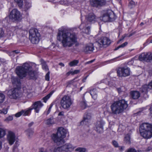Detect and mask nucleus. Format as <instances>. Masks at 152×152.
Listing matches in <instances>:
<instances>
[{"label":"nucleus","mask_w":152,"mask_h":152,"mask_svg":"<svg viewBox=\"0 0 152 152\" xmlns=\"http://www.w3.org/2000/svg\"><path fill=\"white\" fill-rule=\"evenodd\" d=\"M57 39L61 42L65 48L70 47L77 41V35L75 33L70 32L66 29L59 30Z\"/></svg>","instance_id":"obj_1"},{"label":"nucleus","mask_w":152,"mask_h":152,"mask_svg":"<svg viewBox=\"0 0 152 152\" xmlns=\"http://www.w3.org/2000/svg\"><path fill=\"white\" fill-rule=\"evenodd\" d=\"M128 106L127 102L124 99H122L113 102L111 105L110 108L112 113L117 115L122 113Z\"/></svg>","instance_id":"obj_2"},{"label":"nucleus","mask_w":152,"mask_h":152,"mask_svg":"<svg viewBox=\"0 0 152 152\" xmlns=\"http://www.w3.org/2000/svg\"><path fill=\"white\" fill-rule=\"evenodd\" d=\"M67 132V130L63 127H59L56 134H53L52 135V139L58 145H62L65 142L63 139L66 137Z\"/></svg>","instance_id":"obj_3"},{"label":"nucleus","mask_w":152,"mask_h":152,"mask_svg":"<svg viewBox=\"0 0 152 152\" xmlns=\"http://www.w3.org/2000/svg\"><path fill=\"white\" fill-rule=\"evenodd\" d=\"M139 131L143 138L148 139L152 137V124L143 123L140 126Z\"/></svg>","instance_id":"obj_4"},{"label":"nucleus","mask_w":152,"mask_h":152,"mask_svg":"<svg viewBox=\"0 0 152 152\" xmlns=\"http://www.w3.org/2000/svg\"><path fill=\"white\" fill-rule=\"evenodd\" d=\"M30 68V66L28 63H26L22 66H17L15 69V72L19 77L22 79L27 75V72Z\"/></svg>","instance_id":"obj_5"},{"label":"nucleus","mask_w":152,"mask_h":152,"mask_svg":"<svg viewBox=\"0 0 152 152\" xmlns=\"http://www.w3.org/2000/svg\"><path fill=\"white\" fill-rule=\"evenodd\" d=\"M100 19L104 22L112 21L116 18L115 14L111 10H108L104 12L102 16L100 17Z\"/></svg>","instance_id":"obj_6"},{"label":"nucleus","mask_w":152,"mask_h":152,"mask_svg":"<svg viewBox=\"0 0 152 152\" xmlns=\"http://www.w3.org/2000/svg\"><path fill=\"white\" fill-rule=\"evenodd\" d=\"M73 102L70 97L68 95L64 96L60 101L61 106L64 109L69 108Z\"/></svg>","instance_id":"obj_7"},{"label":"nucleus","mask_w":152,"mask_h":152,"mask_svg":"<svg viewBox=\"0 0 152 152\" xmlns=\"http://www.w3.org/2000/svg\"><path fill=\"white\" fill-rule=\"evenodd\" d=\"M75 148L72 144L67 143L55 148L53 152H70Z\"/></svg>","instance_id":"obj_8"},{"label":"nucleus","mask_w":152,"mask_h":152,"mask_svg":"<svg viewBox=\"0 0 152 152\" xmlns=\"http://www.w3.org/2000/svg\"><path fill=\"white\" fill-rule=\"evenodd\" d=\"M111 43L110 39L106 37H102L99 39L96 42L100 48H106L109 46Z\"/></svg>","instance_id":"obj_9"},{"label":"nucleus","mask_w":152,"mask_h":152,"mask_svg":"<svg viewBox=\"0 0 152 152\" xmlns=\"http://www.w3.org/2000/svg\"><path fill=\"white\" fill-rule=\"evenodd\" d=\"M43 104L40 101H36L33 103L31 106L27 109L28 112L29 114L31 113V111L33 109L34 110L35 112L38 113L40 109L43 106Z\"/></svg>","instance_id":"obj_10"},{"label":"nucleus","mask_w":152,"mask_h":152,"mask_svg":"<svg viewBox=\"0 0 152 152\" xmlns=\"http://www.w3.org/2000/svg\"><path fill=\"white\" fill-rule=\"evenodd\" d=\"M118 76L120 77H126L130 74V69L127 67H121L117 71Z\"/></svg>","instance_id":"obj_11"},{"label":"nucleus","mask_w":152,"mask_h":152,"mask_svg":"<svg viewBox=\"0 0 152 152\" xmlns=\"http://www.w3.org/2000/svg\"><path fill=\"white\" fill-rule=\"evenodd\" d=\"M140 61H144L148 62L152 61V53L151 52L142 53L139 57Z\"/></svg>","instance_id":"obj_12"},{"label":"nucleus","mask_w":152,"mask_h":152,"mask_svg":"<svg viewBox=\"0 0 152 152\" xmlns=\"http://www.w3.org/2000/svg\"><path fill=\"white\" fill-rule=\"evenodd\" d=\"M17 89L13 88L9 90L7 94L9 97L11 99H17L20 97V94L18 92Z\"/></svg>","instance_id":"obj_13"},{"label":"nucleus","mask_w":152,"mask_h":152,"mask_svg":"<svg viewBox=\"0 0 152 152\" xmlns=\"http://www.w3.org/2000/svg\"><path fill=\"white\" fill-rule=\"evenodd\" d=\"M15 133L12 131H9L7 135V140L9 144L12 145L13 144L17 139Z\"/></svg>","instance_id":"obj_14"},{"label":"nucleus","mask_w":152,"mask_h":152,"mask_svg":"<svg viewBox=\"0 0 152 152\" xmlns=\"http://www.w3.org/2000/svg\"><path fill=\"white\" fill-rule=\"evenodd\" d=\"M20 17V12L16 9H13L10 12L9 18L13 21L18 20Z\"/></svg>","instance_id":"obj_15"},{"label":"nucleus","mask_w":152,"mask_h":152,"mask_svg":"<svg viewBox=\"0 0 152 152\" xmlns=\"http://www.w3.org/2000/svg\"><path fill=\"white\" fill-rule=\"evenodd\" d=\"M106 3L105 0H90V5L93 7H98L102 6Z\"/></svg>","instance_id":"obj_16"},{"label":"nucleus","mask_w":152,"mask_h":152,"mask_svg":"<svg viewBox=\"0 0 152 152\" xmlns=\"http://www.w3.org/2000/svg\"><path fill=\"white\" fill-rule=\"evenodd\" d=\"M104 123L102 120L96 122L95 124V130L98 133H101L103 132V126Z\"/></svg>","instance_id":"obj_17"},{"label":"nucleus","mask_w":152,"mask_h":152,"mask_svg":"<svg viewBox=\"0 0 152 152\" xmlns=\"http://www.w3.org/2000/svg\"><path fill=\"white\" fill-rule=\"evenodd\" d=\"M81 30H83V31L87 34H89L90 32V27L88 25V23H82L79 26Z\"/></svg>","instance_id":"obj_18"},{"label":"nucleus","mask_w":152,"mask_h":152,"mask_svg":"<svg viewBox=\"0 0 152 152\" xmlns=\"http://www.w3.org/2000/svg\"><path fill=\"white\" fill-rule=\"evenodd\" d=\"M98 18L93 13H91L88 14L86 17V19L90 22L94 23L96 21Z\"/></svg>","instance_id":"obj_19"},{"label":"nucleus","mask_w":152,"mask_h":152,"mask_svg":"<svg viewBox=\"0 0 152 152\" xmlns=\"http://www.w3.org/2000/svg\"><path fill=\"white\" fill-rule=\"evenodd\" d=\"M94 48L93 45L92 44H90L86 45L84 47L83 51L86 53H90L93 51Z\"/></svg>","instance_id":"obj_20"},{"label":"nucleus","mask_w":152,"mask_h":152,"mask_svg":"<svg viewBox=\"0 0 152 152\" xmlns=\"http://www.w3.org/2000/svg\"><path fill=\"white\" fill-rule=\"evenodd\" d=\"M89 92L91 95L92 98L94 100H96L97 98V91L96 88H89Z\"/></svg>","instance_id":"obj_21"},{"label":"nucleus","mask_w":152,"mask_h":152,"mask_svg":"<svg viewBox=\"0 0 152 152\" xmlns=\"http://www.w3.org/2000/svg\"><path fill=\"white\" fill-rule=\"evenodd\" d=\"M11 81L14 86H16L18 88L20 87V81L18 78L12 77L11 78Z\"/></svg>","instance_id":"obj_22"},{"label":"nucleus","mask_w":152,"mask_h":152,"mask_svg":"<svg viewBox=\"0 0 152 152\" xmlns=\"http://www.w3.org/2000/svg\"><path fill=\"white\" fill-rule=\"evenodd\" d=\"M40 37V34L36 29H31L29 31V37Z\"/></svg>","instance_id":"obj_23"},{"label":"nucleus","mask_w":152,"mask_h":152,"mask_svg":"<svg viewBox=\"0 0 152 152\" xmlns=\"http://www.w3.org/2000/svg\"><path fill=\"white\" fill-rule=\"evenodd\" d=\"M131 97L134 99H138L140 96V92L136 91H132L130 92Z\"/></svg>","instance_id":"obj_24"},{"label":"nucleus","mask_w":152,"mask_h":152,"mask_svg":"<svg viewBox=\"0 0 152 152\" xmlns=\"http://www.w3.org/2000/svg\"><path fill=\"white\" fill-rule=\"evenodd\" d=\"M149 84L144 85L142 86V87L140 88V91L143 94H146L148 92V89H151Z\"/></svg>","instance_id":"obj_25"},{"label":"nucleus","mask_w":152,"mask_h":152,"mask_svg":"<svg viewBox=\"0 0 152 152\" xmlns=\"http://www.w3.org/2000/svg\"><path fill=\"white\" fill-rule=\"evenodd\" d=\"M91 119V116L90 114L88 113L86 114L84 116L83 120L81 122V124L83 123L86 125L88 123L90 122Z\"/></svg>","instance_id":"obj_26"},{"label":"nucleus","mask_w":152,"mask_h":152,"mask_svg":"<svg viewBox=\"0 0 152 152\" xmlns=\"http://www.w3.org/2000/svg\"><path fill=\"white\" fill-rule=\"evenodd\" d=\"M28 112V110H22L21 111L19 112L15 115V116L16 117H18L20 116L21 115H23L24 116L28 115H29V113Z\"/></svg>","instance_id":"obj_27"},{"label":"nucleus","mask_w":152,"mask_h":152,"mask_svg":"<svg viewBox=\"0 0 152 152\" xmlns=\"http://www.w3.org/2000/svg\"><path fill=\"white\" fill-rule=\"evenodd\" d=\"M45 123L46 125L50 126L55 124L54 119L53 118H50L45 121Z\"/></svg>","instance_id":"obj_28"},{"label":"nucleus","mask_w":152,"mask_h":152,"mask_svg":"<svg viewBox=\"0 0 152 152\" xmlns=\"http://www.w3.org/2000/svg\"><path fill=\"white\" fill-rule=\"evenodd\" d=\"M39 37H29V39L33 44L37 43L39 41Z\"/></svg>","instance_id":"obj_29"},{"label":"nucleus","mask_w":152,"mask_h":152,"mask_svg":"<svg viewBox=\"0 0 152 152\" xmlns=\"http://www.w3.org/2000/svg\"><path fill=\"white\" fill-rule=\"evenodd\" d=\"M31 67L30 66V69L29 70H28L27 73L28 76L30 77V78L33 79L35 77V73L34 70L31 69Z\"/></svg>","instance_id":"obj_30"},{"label":"nucleus","mask_w":152,"mask_h":152,"mask_svg":"<svg viewBox=\"0 0 152 152\" xmlns=\"http://www.w3.org/2000/svg\"><path fill=\"white\" fill-rule=\"evenodd\" d=\"M124 141V142L126 144H130V135L129 134H127L125 135Z\"/></svg>","instance_id":"obj_31"},{"label":"nucleus","mask_w":152,"mask_h":152,"mask_svg":"<svg viewBox=\"0 0 152 152\" xmlns=\"http://www.w3.org/2000/svg\"><path fill=\"white\" fill-rule=\"evenodd\" d=\"M80 105L82 109H85L87 106V104L86 101L84 99V97L83 98V99H82V100L80 101Z\"/></svg>","instance_id":"obj_32"},{"label":"nucleus","mask_w":152,"mask_h":152,"mask_svg":"<svg viewBox=\"0 0 152 152\" xmlns=\"http://www.w3.org/2000/svg\"><path fill=\"white\" fill-rule=\"evenodd\" d=\"M41 64L42 65V69L45 71H48L49 70L48 67L46 64V62L43 59L41 60Z\"/></svg>","instance_id":"obj_33"},{"label":"nucleus","mask_w":152,"mask_h":152,"mask_svg":"<svg viewBox=\"0 0 152 152\" xmlns=\"http://www.w3.org/2000/svg\"><path fill=\"white\" fill-rule=\"evenodd\" d=\"M25 132L28 137L30 138L33 136L34 131L32 129H29L25 131Z\"/></svg>","instance_id":"obj_34"},{"label":"nucleus","mask_w":152,"mask_h":152,"mask_svg":"<svg viewBox=\"0 0 152 152\" xmlns=\"http://www.w3.org/2000/svg\"><path fill=\"white\" fill-rule=\"evenodd\" d=\"M6 134V130L0 127V138L3 137Z\"/></svg>","instance_id":"obj_35"},{"label":"nucleus","mask_w":152,"mask_h":152,"mask_svg":"<svg viewBox=\"0 0 152 152\" xmlns=\"http://www.w3.org/2000/svg\"><path fill=\"white\" fill-rule=\"evenodd\" d=\"M103 81L105 82V83H107L108 85L110 86H112L114 85V83L111 82L114 81L112 80L111 81L110 79H106L104 80H103Z\"/></svg>","instance_id":"obj_36"},{"label":"nucleus","mask_w":152,"mask_h":152,"mask_svg":"<svg viewBox=\"0 0 152 152\" xmlns=\"http://www.w3.org/2000/svg\"><path fill=\"white\" fill-rule=\"evenodd\" d=\"M78 63L79 61L78 60H74L70 62L69 65L70 66L72 67L76 66Z\"/></svg>","instance_id":"obj_37"},{"label":"nucleus","mask_w":152,"mask_h":152,"mask_svg":"<svg viewBox=\"0 0 152 152\" xmlns=\"http://www.w3.org/2000/svg\"><path fill=\"white\" fill-rule=\"evenodd\" d=\"M53 93L52 92H50L49 94L47 95L46 96L44 97L42 99L43 100V101L45 102H46L47 100L50 97L51 95Z\"/></svg>","instance_id":"obj_38"},{"label":"nucleus","mask_w":152,"mask_h":152,"mask_svg":"<svg viewBox=\"0 0 152 152\" xmlns=\"http://www.w3.org/2000/svg\"><path fill=\"white\" fill-rule=\"evenodd\" d=\"M14 1L17 3L18 6L20 7H22L23 4V0H14Z\"/></svg>","instance_id":"obj_39"},{"label":"nucleus","mask_w":152,"mask_h":152,"mask_svg":"<svg viewBox=\"0 0 152 152\" xmlns=\"http://www.w3.org/2000/svg\"><path fill=\"white\" fill-rule=\"evenodd\" d=\"M31 7V4L30 3L26 2L25 3L24 6V9L26 10L29 9Z\"/></svg>","instance_id":"obj_40"},{"label":"nucleus","mask_w":152,"mask_h":152,"mask_svg":"<svg viewBox=\"0 0 152 152\" xmlns=\"http://www.w3.org/2000/svg\"><path fill=\"white\" fill-rule=\"evenodd\" d=\"M8 107L4 108L2 110H0V113L5 114L7 113Z\"/></svg>","instance_id":"obj_41"},{"label":"nucleus","mask_w":152,"mask_h":152,"mask_svg":"<svg viewBox=\"0 0 152 152\" xmlns=\"http://www.w3.org/2000/svg\"><path fill=\"white\" fill-rule=\"evenodd\" d=\"M128 44V42H125L123 43L122 44L118 46V47L116 48L115 49V50H117L120 48H123L126 46Z\"/></svg>","instance_id":"obj_42"},{"label":"nucleus","mask_w":152,"mask_h":152,"mask_svg":"<svg viewBox=\"0 0 152 152\" xmlns=\"http://www.w3.org/2000/svg\"><path fill=\"white\" fill-rule=\"evenodd\" d=\"M135 5V2L133 1H131L129 4V6L130 8H132L134 7Z\"/></svg>","instance_id":"obj_43"},{"label":"nucleus","mask_w":152,"mask_h":152,"mask_svg":"<svg viewBox=\"0 0 152 152\" xmlns=\"http://www.w3.org/2000/svg\"><path fill=\"white\" fill-rule=\"evenodd\" d=\"M5 96L2 93H0V104L2 103L4 100Z\"/></svg>","instance_id":"obj_44"},{"label":"nucleus","mask_w":152,"mask_h":152,"mask_svg":"<svg viewBox=\"0 0 152 152\" xmlns=\"http://www.w3.org/2000/svg\"><path fill=\"white\" fill-rule=\"evenodd\" d=\"M76 151H79V152H85L86 151V149L83 148H78L76 149Z\"/></svg>","instance_id":"obj_45"},{"label":"nucleus","mask_w":152,"mask_h":152,"mask_svg":"<svg viewBox=\"0 0 152 152\" xmlns=\"http://www.w3.org/2000/svg\"><path fill=\"white\" fill-rule=\"evenodd\" d=\"M13 119V117L12 116H9L7 117L5 120L4 121L6 122H9L12 121Z\"/></svg>","instance_id":"obj_46"},{"label":"nucleus","mask_w":152,"mask_h":152,"mask_svg":"<svg viewBox=\"0 0 152 152\" xmlns=\"http://www.w3.org/2000/svg\"><path fill=\"white\" fill-rule=\"evenodd\" d=\"M50 72L49 71H48L47 74H46L45 76V80L47 81H49V79H50Z\"/></svg>","instance_id":"obj_47"},{"label":"nucleus","mask_w":152,"mask_h":152,"mask_svg":"<svg viewBox=\"0 0 152 152\" xmlns=\"http://www.w3.org/2000/svg\"><path fill=\"white\" fill-rule=\"evenodd\" d=\"M112 144L113 146L115 148L118 147L119 146L118 142L115 140L113 141Z\"/></svg>","instance_id":"obj_48"},{"label":"nucleus","mask_w":152,"mask_h":152,"mask_svg":"<svg viewBox=\"0 0 152 152\" xmlns=\"http://www.w3.org/2000/svg\"><path fill=\"white\" fill-rule=\"evenodd\" d=\"M127 152H137V151L135 149L131 148L129 149Z\"/></svg>","instance_id":"obj_49"},{"label":"nucleus","mask_w":152,"mask_h":152,"mask_svg":"<svg viewBox=\"0 0 152 152\" xmlns=\"http://www.w3.org/2000/svg\"><path fill=\"white\" fill-rule=\"evenodd\" d=\"M4 32L3 30L2 29H1L0 31V37H2L4 36Z\"/></svg>","instance_id":"obj_50"},{"label":"nucleus","mask_w":152,"mask_h":152,"mask_svg":"<svg viewBox=\"0 0 152 152\" xmlns=\"http://www.w3.org/2000/svg\"><path fill=\"white\" fill-rule=\"evenodd\" d=\"M118 58H113L112 59H111L110 60L108 61H109V63H112L113 62L115 61H116V59Z\"/></svg>","instance_id":"obj_51"},{"label":"nucleus","mask_w":152,"mask_h":152,"mask_svg":"<svg viewBox=\"0 0 152 152\" xmlns=\"http://www.w3.org/2000/svg\"><path fill=\"white\" fill-rule=\"evenodd\" d=\"M80 71L79 70H75L74 71H72L73 75L77 74Z\"/></svg>","instance_id":"obj_52"},{"label":"nucleus","mask_w":152,"mask_h":152,"mask_svg":"<svg viewBox=\"0 0 152 152\" xmlns=\"http://www.w3.org/2000/svg\"><path fill=\"white\" fill-rule=\"evenodd\" d=\"M70 74L73 75L72 71H69L66 73V75L67 76H69Z\"/></svg>","instance_id":"obj_53"},{"label":"nucleus","mask_w":152,"mask_h":152,"mask_svg":"<svg viewBox=\"0 0 152 152\" xmlns=\"http://www.w3.org/2000/svg\"><path fill=\"white\" fill-rule=\"evenodd\" d=\"M17 150L18 149L16 147L14 146L13 149V152H18Z\"/></svg>","instance_id":"obj_54"},{"label":"nucleus","mask_w":152,"mask_h":152,"mask_svg":"<svg viewBox=\"0 0 152 152\" xmlns=\"http://www.w3.org/2000/svg\"><path fill=\"white\" fill-rule=\"evenodd\" d=\"M95 60V59H93V60H92L90 61H88L86 63V64H90V63H92Z\"/></svg>","instance_id":"obj_55"},{"label":"nucleus","mask_w":152,"mask_h":152,"mask_svg":"<svg viewBox=\"0 0 152 152\" xmlns=\"http://www.w3.org/2000/svg\"><path fill=\"white\" fill-rule=\"evenodd\" d=\"M39 152H47L43 148H41Z\"/></svg>","instance_id":"obj_56"},{"label":"nucleus","mask_w":152,"mask_h":152,"mask_svg":"<svg viewBox=\"0 0 152 152\" xmlns=\"http://www.w3.org/2000/svg\"><path fill=\"white\" fill-rule=\"evenodd\" d=\"M152 150V149H151V147H148L146 149V150H145L146 151H150L151 150Z\"/></svg>","instance_id":"obj_57"},{"label":"nucleus","mask_w":152,"mask_h":152,"mask_svg":"<svg viewBox=\"0 0 152 152\" xmlns=\"http://www.w3.org/2000/svg\"><path fill=\"white\" fill-rule=\"evenodd\" d=\"M34 124V122H32L31 123H29L28 124V126L29 127H31V126H32Z\"/></svg>","instance_id":"obj_58"},{"label":"nucleus","mask_w":152,"mask_h":152,"mask_svg":"<svg viewBox=\"0 0 152 152\" xmlns=\"http://www.w3.org/2000/svg\"><path fill=\"white\" fill-rule=\"evenodd\" d=\"M51 108H52V106L51 105L50 107L48 109V114L50 113Z\"/></svg>","instance_id":"obj_59"},{"label":"nucleus","mask_w":152,"mask_h":152,"mask_svg":"<svg viewBox=\"0 0 152 152\" xmlns=\"http://www.w3.org/2000/svg\"><path fill=\"white\" fill-rule=\"evenodd\" d=\"M124 146L119 147V150L121 151H122L124 150Z\"/></svg>","instance_id":"obj_60"},{"label":"nucleus","mask_w":152,"mask_h":152,"mask_svg":"<svg viewBox=\"0 0 152 152\" xmlns=\"http://www.w3.org/2000/svg\"><path fill=\"white\" fill-rule=\"evenodd\" d=\"M149 86H150L151 88H152V80L149 84Z\"/></svg>","instance_id":"obj_61"},{"label":"nucleus","mask_w":152,"mask_h":152,"mask_svg":"<svg viewBox=\"0 0 152 152\" xmlns=\"http://www.w3.org/2000/svg\"><path fill=\"white\" fill-rule=\"evenodd\" d=\"M59 65H60V66H64V64H63V63H60L59 64Z\"/></svg>","instance_id":"obj_62"},{"label":"nucleus","mask_w":152,"mask_h":152,"mask_svg":"<svg viewBox=\"0 0 152 152\" xmlns=\"http://www.w3.org/2000/svg\"><path fill=\"white\" fill-rule=\"evenodd\" d=\"M134 34V33H131V34H130L128 36H127V37H130L132 36V35H133Z\"/></svg>","instance_id":"obj_63"},{"label":"nucleus","mask_w":152,"mask_h":152,"mask_svg":"<svg viewBox=\"0 0 152 152\" xmlns=\"http://www.w3.org/2000/svg\"><path fill=\"white\" fill-rule=\"evenodd\" d=\"M63 115V113L62 112H60L58 114L59 115Z\"/></svg>","instance_id":"obj_64"}]
</instances>
